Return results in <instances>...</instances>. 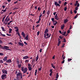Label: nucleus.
<instances>
[{"instance_id":"f257e3e1","label":"nucleus","mask_w":80,"mask_h":80,"mask_svg":"<svg viewBox=\"0 0 80 80\" xmlns=\"http://www.w3.org/2000/svg\"><path fill=\"white\" fill-rule=\"evenodd\" d=\"M17 76V79H18V78H22V74L21 72H18L17 74H16Z\"/></svg>"},{"instance_id":"f03ea898","label":"nucleus","mask_w":80,"mask_h":80,"mask_svg":"<svg viewBox=\"0 0 80 80\" xmlns=\"http://www.w3.org/2000/svg\"><path fill=\"white\" fill-rule=\"evenodd\" d=\"M21 68L22 72H23V73H25L27 72V70H28L27 68H25L24 69V67H22Z\"/></svg>"},{"instance_id":"7ed1b4c3","label":"nucleus","mask_w":80,"mask_h":80,"mask_svg":"<svg viewBox=\"0 0 80 80\" xmlns=\"http://www.w3.org/2000/svg\"><path fill=\"white\" fill-rule=\"evenodd\" d=\"M7 75L5 74H3L1 76V78L2 80H4L5 78H7Z\"/></svg>"},{"instance_id":"20e7f679","label":"nucleus","mask_w":80,"mask_h":80,"mask_svg":"<svg viewBox=\"0 0 80 80\" xmlns=\"http://www.w3.org/2000/svg\"><path fill=\"white\" fill-rule=\"evenodd\" d=\"M28 69H29V71H31L32 70V66L31 64H28Z\"/></svg>"},{"instance_id":"39448f33","label":"nucleus","mask_w":80,"mask_h":80,"mask_svg":"<svg viewBox=\"0 0 80 80\" xmlns=\"http://www.w3.org/2000/svg\"><path fill=\"white\" fill-rule=\"evenodd\" d=\"M2 72L3 73H4L5 74H7V71L6 70L2 69Z\"/></svg>"},{"instance_id":"423d86ee","label":"nucleus","mask_w":80,"mask_h":80,"mask_svg":"<svg viewBox=\"0 0 80 80\" xmlns=\"http://www.w3.org/2000/svg\"><path fill=\"white\" fill-rule=\"evenodd\" d=\"M54 3V4L55 5H56V7H57V6H58L59 7L60 6V4L58 3L56 1Z\"/></svg>"},{"instance_id":"0eeeda50","label":"nucleus","mask_w":80,"mask_h":80,"mask_svg":"<svg viewBox=\"0 0 80 80\" xmlns=\"http://www.w3.org/2000/svg\"><path fill=\"white\" fill-rule=\"evenodd\" d=\"M9 47H8V46H4V49H6V50H11L10 49L8 48Z\"/></svg>"},{"instance_id":"6e6552de","label":"nucleus","mask_w":80,"mask_h":80,"mask_svg":"<svg viewBox=\"0 0 80 80\" xmlns=\"http://www.w3.org/2000/svg\"><path fill=\"white\" fill-rule=\"evenodd\" d=\"M48 28H46L45 31L44 32L45 34H46L47 33H48Z\"/></svg>"},{"instance_id":"1a4fd4ad","label":"nucleus","mask_w":80,"mask_h":80,"mask_svg":"<svg viewBox=\"0 0 80 80\" xmlns=\"http://www.w3.org/2000/svg\"><path fill=\"white\" fill-rule=\"evenodd\" d=\"M18 43V45H19L22 46V47H23V43L20 42H19Z\"/></svg>"},{"instance_id":"9d476101","label":"nucleus","mask_w":80,"mask_h":80,"mask_svg":"<svg viewBox=\"0 0 80 80\" xmlns=\"http://www.w3.org/2000/svg\"><path fill=\"white\" fill-rule=\"evenodd\" d=\"M23 37L24 38H25V33H24V32H23L21 33Z\"/></svg>"},{"instance_id":"9b49d317","label":"nucleus","mask_w":80,"mask_h":80,"mask_svg":"<svg viewBox=\"0 0 80 80\" xmlns=\"http://www.w3.org/2000/svg\"><path fill=\"white\" fill-rule=\"evenodd\" d=\"M12 62V60L11 59H8L6 61V62L7 63H11Z\"/></svg>"},{"instance_id":"f8f14e48","label":"nucleus","mask_w":80,"mask_h":80,"mask_svg":"<svg viewBox=\"0 0 80 80\" xmlns=\"http://www.w3.org/2000/svg\"><path fill=\"white\" fill-rule=\"evenodd\" d=\"M29 58V57H28V56H25L23 57V59H28V58Z\"/></svg>"},{"instance_id":"ddd939ff","label":"nucleus","mask_w":80,"mask_h":80,"mask_svg":"<svg viewBox=\"0 0 80 80\" xmlns=\"http://www.w3.org/2000/svg\"><path fill=\"white\" fill-rule=\"evenodd\" d=\"M6 21H8V22L10 21V18H8V17H7L5 19V22H6Z\"/></svg>"},{"instance_id":"4468645a","label":"nucleus","mask_w":80,"mask_h":80,"mask_svg":"<svg viewBox=\"0 0 80 80\" xmlns=\"http://www.w3.org/2000/svg\"><path fill=\"white\" fill-rule=\"evenodd\" d=\"M28 35H27L26 37H24V39H25L26 40H28Z\"/></svg>"},{"instance_id":"2eb2a0df","label":"nucleus","mask_w":80,"mask_h":80,"mask_svg":"<svg viewBox=\"0 0 80 80\" xmlns=\"http://www.w3.org/2000/svg\"><path fill=\"white\" fill-rule=\"evenodd\" d=\"M68 20H67V19H65L64 20V22L65 23H66L68 22Z\"/></svg>"},{"instance_id":"dca6fc26","label":"nucleus","mask_w":80,"mask_h":80,"mask_svg":"<svg viewBox=\"0 0 80 80\" xmlns=\"http://www.w3.org/2000/svg\"><path fill=\"white\" fill-rule=\"evenodd\" d=\"M3 60H4V61H7V57H5L4 58Z\"/></svg>"},{"instance_id":"f3484780","label":"nucleus","mask_w":80,"mask_h":80,"mask_svg":"<svg viewBox=\"0 0 80 80\" xmlns=\"http://www.w3.org/2000/svg\"><path fill=\"white\" fill-rule=\"evenodd\" d=\"M54 18L55 19L57 20H58V19H59L58 16H55Z\"/></svg>"},{"instance_id":"a211bd4d","label":"nucleus","mask_w":80,"mask_h":80,"mask_svg":"<svg viewBox=\"0 0 80 80\" xmlns=\"http://www.w3.org/2000/svg\"><path fill=\"white\" fill-rule=\"evenodd\" d=\"M39 58L38 57V55H37V57H36V62H37V61L38 60V59Z\"/></svg>"},{"instance_id":"6ab92c4d","label":"nucleus","mask_w":80,"mask_h":80,"mask_svg":"<svg viewBox=\"0 0 80 80\" xmlns=\"http://www.w3.org/2000/svg\"><path fill=\"white\" fill-rule=\"evenodd\" d=\"M58 77H59V75H58V73H57L56 76V78H58Z\"/></svg>"},{"instance_id":"aec40b11","label":"nucleus","mask_w":80,"mask_h":80,"mask_svg":"<svg viewBox=\"0 0 80 80\" xmlns=\"http://www.w3.org/2000/svg\"><path fill=\"white\" fill-rule=\"evenodd\" d=\"M46 34H44V38H45L46 39H47L48 38H49L48 37H46Z\"/></svg>"},{"instance_id":"412c9836","label":"nucleus","mask_w":80,"mask_h":80,"mask_svg":"<svg viewBox=\"0 0 80 80\" xmlns=\"http://www.w3.org/2000/svg\"><path fill=\"white\" fill-rule=\"evenodd\" d=\"M40 20H41V18H39L38 21L36 22L37 23H40Z\"/></svg>"},{"instance_id":"4be33fe9","label":"nucleus","mask_w":80,"mask_h":80,"mask_svg":"<svg viewBox=\"0 0 80 80\" xmlns=\"http://www.w3.org/2000/svg\"><path fill=\"white\" fill-rule=\"evenodd\" d=\"M60 43H61V41H58V46H59V45H60Z\"/></svg>"},{"instance_id":"5701e85b","label":"nucleus","mask_w":80,"mask_h":80,"mask_svg":"<svg viewBox=\"0 0 80 80\" xmlns=\"http://www.w3.org/2000/svg\"><path fill=\"white\" fill-rule=\"evenodd\" d=\"M79 3H78V1H76V3H75V6H77V5H78V4Z\"/></svg>"},{"instance_id":"b1692460","label":"nucleus","mask_w":80,"mask_h":80,"mask_svg":"<svg viewBox=\"0 0 80 80\" xmlns=\"http://www.w3.org/2000/svg\"><path fill=\"white\" fill-rule=\"evenodd\" d=\"M51 65H52V68H54V69H55V66H53V64L52 63Z\"/></svg>"},{"instance_id":"393cba45","label":"nucleus","mask_w":80,"mask_h":80,"mask_svg":"<svg viewBox=\"0 0 80 80\" xmlns=\"http://www.w3.org/2000/svg\"><path fill=\"white\" fill-rule=\"evenodd\" d=\"M64 27H65V25H64V24H63V25L61 27V29H63Z\"/></svg>"},{"instance_id":"a878e982","label":"nucleus","mask_w":80,"mask_h":80,"mask_svg":"<svg viewBox=\"0 0 80 80\" xmlns=\"http://www.w3.org/2000/svg\"><path fill=\"white\" fill-rule=\"evenodd\" d=\"M12 29H11V28H10L9 29V33H10L12 32Z\"/></svg>"},{"instance_id":"bb28decb","label":"nucleus","mask_w":80,"mask_h":80,"mask_svg":"<svg viewBox=\"0 0 80 80\" xmlns=\"http://www.w3.org/2000/svg\"><path fill=\"white\" fill-rule=\"evenodd\" d=\"M51 20L52 21L53 23H54V20H55V19L53 18H52Z\"/></svg>"},{"instance_id":"cd10ccee","label":"nucleus","mask_w":80,"mask_h":80,"mask_svg":"<svg viewBox=\"0 0 80 80\" xmlns=\"http://www.w3.org/2000/svg\"><path fill=\"white\" fill-rule=\"evenodd\" d=\"M62 58H63L62 59L63 60H65V56L64 57V55L63 54L62 55Z\"/></svg>"},{"instance_id":"c85d7f7f","label":"nucleus","mask_w":80,"mask_h":80,"mask_svg":"<svg viewBox=\"0 0 80 80\" xmlns=\"http://www.w3.org/2000/svg\"><path fill=\"white\" fill-rule=\"evenodd\" d=\"M1 28L2 29V31H3L4 32H5V28H4L2 27Z\"/></svg>"},{"instance_id":"c756f323","label":"nucleus","mask_w":80,"mask_h":80,"mask_svg":"<svg viewBox=\"0 0 80 80\" xmlns=\"http://www.w3.org/2000/svg\"><path fill=\"white\" fill-rule=\"evenodd\" d=\"M0 48H3V49H5V47L4 46H1V47H0Z\"/></svg>"},{"instance_id":"7c9ffc66","label":"nucleus","mask_w":80,"mask_h":80,"mask_svg":"<svg viewBox=\"0 0 80 80\" xmlns=\"http://www.w3.org/2000/svg\"><path fill=\"white\" fill-rule=\"evenodd\" d=\"M1 12H3V13H4V12H6V9H5L4 10H2Z\"/></svg>"},{"instance_id":"2f4dec72","label":"nucleus","mask_w":80,"mask_h":80,"mask_svg":"<svg viewBox=\"0 0 80 80\" xmlns=\"http://www.w3.org/2000/svg\"><path fill=\"white\" fill-rule=\"evenodd\" d=\"M18 65V68H21V64H20L19 65V64Z\"/></svg>"},{"instance_id":"473e14b6","label":"nucleus","mask_w":80,"mask_h":80,"mask_svg":"<svg viewBox=\"0 0 80 80\" xmlns=\"http://www.w3.org/2000/svg\"><path fill=\"white\" fill-rule=\"evenodd\" d=\"M28 62H29V60H25V63H28Z\"/></svg>"},{"instance_id":"72a5a7b5","label":"nucleus","mask_w":80,"mask_h":80,"mask_svg":"<svg viewBox=\"0 0 80 80\" xmlns=\"http://www.w3.org/2000/svg\"><path fill=\"white\" fill-rule=\"evenodd\" d=\"M39 34H40V32L39 31H38L37 32V36H38V35H39Z\"/></svg>"},{"instance_id":"f704fd0d","label":"nucleus","mask_w":80,"mask_h":80,"mask_svg":"<svg viewBox=\"0 0 80 80\" xmlns=\"http://www.w3.org/2000/svg\"><path fill=\"white\" fill-rule=\"evenodd\" d=\"M67 7H65L64 8V11H67Z\"/></svg>"},{"instance_id":"c9c22d12","label":"nucleus","mask_w":80,"mask_h":80,"mask_svg":"<svg viewBox=\"0 0 80 80\" xmlns=\"http://www.w3.org/2000/svg\"><path fill=\"white\" fill-rule=\"evenodd\" d=\"M0 63H3V60H0Z\"/></svg>"},{"instance_id":"e433bc0d","label":"nucleus","mask_w":80,"mask_h":80,"mask_svg":"<svg viewBox=\"0 0 80 80\" xmlns=\"http://www.w3.org/2000/svg\"><path fill=\"white\" fill-rule=\"evenodd\" d=\"M65 34H66V32H64L63 34H62V35H64V36H65Z\"/></svg>"},{"instance_id":"4c0bfd02","label":"nucleus","mask_w":80,"mask_h":80,"mask_svg":"<svg viewBox=\"0 0 80 80\" xmlns=\"http://www.w3.org/2000/svg\"><path fill=\"white\" fill-rule=\"evenodd\" d=\"M4 54H3V53L2 52H0V55H1V56H2V55H3Z\"/></svg>"},{"instance_id":"58836bf2","label":"nucleus","mask_w":80,"mask_h":80,"mask_svg":"<svg viewBox=\"0 0 80 80\" xmlns=\"http://www.w3.org/2000/svg\"><path fill=\"white\" fill-rule=\"evenodd\" d=\"M47 15H49V14H50V11H48L47 12Z\"/></svg>"},{"instance_id":"ea45409f","label":"nucleus","mask_w":80,"mask_h":80,"mask_svg":"<svg viewBox=\"0 0 80 80\" xmlns=\"http://www.w3.org/2000/svg\"><path fill=\"white\" fill-rule=\"evenodd\" d=\"M35 75L36 76L37 75V70H35Z\"/></svg>"},{"instance_id":"a19ab883","label":"nucleus","mask_w":80,"mask_h":80,"mask_svg":"<svg viewBox=\"0 0 80 80\" xmlns=\"http://www.w3.org/2000/svg\"><path fill=\"white\" fill-rule=\"evenodd\" d=\"M38 10L39 11H40V10H41V9L40 8V7H38Z\"/></svg>"},{"instance_id":"79ce46f5","label":"nucleus","mask_w":80,"mask_h":80,"mask_svg":"<svg viewBox=\"0 0 80 80\" xmlns=\"http://www.w3.org/2000/svg\"><path fill=\"white\" fill-rule=\"evenodd\" d=\"M63 42H66V39L65 38H64L63 39Z\"/></svg>"},{"instance_id":"37998d69","label":"nucleus","mask_w":80,"mask_h":80,"mask_svg":"<svg viewBox=\"0 0 80 80\" xmlns=\"http://www.w3.org/2000/svg\"><path fill=\"white\" fill-rule=\"evenodd\" d=\"M78 7H76L75 8V10H78Z\"/></svg>"},{"instance_id":"c03bdc74","label":"nucleus","mask_w":80,"mask_h":80,"mask_svg":"<svg viewBox=\"0 0 80 80\" xmlns=\"http://www.w3.org/2000/svg\"><path fill=\"white\" fill-rule=\"evenodd\" d=\"M58 3H59V4H61V3H62V1L60 0H59L58 2Z\"/></svg>"},{"instance_id":"a18cd8bd","label":"nucleus","mask_w":80,"mask_h":80,"mask_svg":"<svg viewBox=\"0 0 80 80\" xmlns=\"http://www.w3.org/2000/svg\"><path fill=\"white\" fill-rule=\"evenodd\" d=\"M78 17V15H76V16H75L74 18V19H76V18H77Z\"/></svg>"},{"instance_id":"49530a36","label":"nucleus","mask_w":80,"mask_h":80,"mask_svg":"<svg viewBox=\"0 0 80 80\" xmlns=\"http://www.w3.org/2000/svg\"><path fill=\"white\" fill-rule=\"evenodd\" d=\"M72 60V59H68V61L70 62V61H71V60Z\"/></svg>"},{"instance_id":"de8ad7c7","label":"nucleus","mask_w":80,"mask_h":80,"mask_svg":"<svg viewBox=\"0 0 80 80\" xmlns=\"http://www.w3.org/2000/svg\"><path fill=\"white\" fill-rule=\"evenodd\" d=\"M67 2H65V3H64V6H65L66 5H67Z\"/></svg>"},{"instance_id":"09e8293b","label":"nucleus","mask_w":80,"mask_h":80,"mask_svg":"<svg viewBox=\"0 0 80 80\" xmlns=\"http://www.w3.org/2000/svg\"><path fill=\"white\" fill-rule=\"evenodd\" d=\"M68 33H70V30H68L67 31Z\"/></svg>"},{"instance_id":"8fccbe9b","label":"nucleus","mask_w":80,"mask_h":80,"mask_svg":"<svg viewBox=\"0 0 80 80\" xmlns=\"http://www.w3.org/2000/svg\"><path fill=\"white\" fill-rule=\"evenodd\" d=\"M17 64H19V61L17 60Z\"/></svg>"},{"instance_id":"3c124183","label":"nucleus","mask_w":80,"mask_h":80,"mask_svg":"<svg viewBox=\"0 0 80 80\" xmlns=\"http://www.w3.org/2000/svg\"><path fill=\"white\" fill-rule=\"evenodd\" d=\"M19 30V29H17L15 30V31H16V32H18V30Z\"/></svg>"},{"instance_id":"603ef678","label":"nucleus","mask_w":80,"mask_h":80,"mask_svg":"<svg viewBox=\"0 0 80 80\" xmlns=\"http://www.w3.org/2000/svg\"><path fill=\"white\" fill-rule=\"evenodd\" d=\"M70 12L71 14H73V12H72V10H70Z\"/></svg>"},{"instance_id":"864d4df0","label":"nucleus","mask_w":80,"mask_h":80,"mask_svg":"<svg viewBox=\"0 0 80 80\" xmlns=\"http://www.w3.org/2000/svg\"><path fill=\"white\" fill-rule=\"evenodd\" d=\"M24 44H25V45H27L28 44V43H27V42H25V41L24 42Z\"/></svg>"},{"instance_id":"5fc2aeb1","label":"nucleus","mask_w":80,"mask_h":80,"mask_svg":"<svg viewBox=\"0 0 80 80\" xmlns=\"http://www.w3.org/2000/svg\"><path fill=\"white\" fill-rule=\"evenodd\" d=\"M14 28L15 29H18V27H14Z\"/></svg>"},{"instance_id":"6e6d98bb","label":"nucleus","mask_w":80,"mask_h":80,"mask_svg":"<svg viewBox=\"0 0 80 80\" xmlns=\"http://www.w3.org/2000/svg\"><path fill=\"white\" fill-rule=\"evenodd\" d=\"M74 12L75 13H77V11L76 10H74Z\"/></svg>"},{"instance_id":"4d7b16f0","label":"nucleus","mask_w":80,"mask_h":80,"mask_svg":"<svg viewBox=\"0 0 80 80\" xmlns=\"http://www.w3.org/2000/svg\"><path fill=\"white\" fill-rule=\"evenodd\" d=\"M50 72H51V73H52H52H53V71H52V69H51L50 70Z\"/></svg>"},{"instance_id":"13d9d810","label":"nucleus","mask_w":80,"mask_h":80,"mask_svg":"<svg viewBox=\"0 0 80 80\" xmlns=\"http://www.w3.org/2000/svg\"><path fill=\"white\" fill-rule=\"evenodd\" d=\"M39 71H41V70H42V67H41L40 68H39Z\"/></svg>"},{"instance_id":"bf43d9fd","label":"nucleus","mask_w":80,"mask_h":80,"mask_svg":"<svg viewBox=\"0 0 80 80\" xmlns=\"http://www.w3.org/2000/svg\"><path fill=\"white\" fill-rule=\"evenodd\" d=\"M8 36H11V34H8V33H7L6 34Z\"/></svg>"},{"instance_id":"052dcab7","label":"nucleus","mask_w":80,"mask_h":80,"mask_svg":"<svg viewBox=\"0 0 80 80\" xmlns=\"http://www.w3.org/2000/svg\"><path fill=\"white\" fill-rule=\"evenodd\" d=\"M59 38L61 39H62V38H63V37H62L61 36H60Z\"/></svg>"},{"instance_id":"680f3d73","label":"nucleus","mask_w":80,"mask_h":80,"mask_svg":"<svg viewBox=\"0 0 80 80\" xmlns=\"http://www.w3.org/2000/svg\"><path fill=\"white\" fill-rule=\"evenodd\" d=\"M42 14H40V16H39V18H41V17H42Z\"/></svg>"},{"instance_id":"e2e57ef3","label":"nucleus","mask_w":80,"mask_h":80,"mask_svg":"<svg viewBox=\"0 0 80 80\" xmlns=\"http://www.w3.org/2000/svg\"><path fill=\"white\" fill-rule=\"evenodd\" d=\"M2 37H5V34H2Z\"/></svg>"},{"instance_id":"0e129e2a","label":"nucleus","mask_w":80,"mask_h":80,"mask_svg":"<svg viewBox=\"0 0 80 80\" xmlns=\"http://www.w3.org/2000/svg\"><path fill=\"white\" fill-rule=\"evenodd\" d=\"M65 62V60H63L62 62V63L63 64V63H64Z\"/></svg>"},{"instance_id":"69168bd1","label":"nucleus","mask_w":80,"mask_h":80,"mask_svg":"<svg viewBox=\"0 0 80 80\" xmlns=\"http://www.w3.org/2000/svg\"><path fill=\"white\" fill-rule=\"evenodd\" d=\"M59 32L60 33H61V34H62V31H61V30H60L59 31Z\"/></svg>"},{"instance_id":"338daca9","label":"nucleus","mask_w":80,"mask_h":80,"mask_svg":"<svg viewBox=\"0 0 80 80\" xmlns=\"http://www.w3.org/2000/svg\"><path fill=\"white\" fill-rule=\"evenodd\" d=\"M17 73H18V70L16 71L15 72V74H17Z\"/></svg>"},{"instance_id":"774afa93","label":"nucleus","mask_w":80,"mask_h":80,"mask_svg":"<svg viewBox=\"0 0 80 80\" xmlns=\"http://www.w3.org/2000/svg\"><path fill=\"white\" fill-rule=\"evenodd\" d=\"M39 26H40V25H37V26H36V27L37 28H38V27H39Z\"/></svg>"}]
</instances>
